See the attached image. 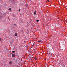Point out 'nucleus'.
<instances>
[{
    "label": "nucleus",
    "mask_w": 67,
    "mask_h": 67,
    "mask_svg": "<svg viewBox=\"0 0 67 67\" xmlns=\"http://www.w3.org/2000/svg\"><path fill=\"white\" fill-rule=\"evenodd\" d=\"M12 56L13 57H15V55L14 54H12Z\"/></svg>",
    "instance_id": "f257e3e1"
},
{
    "label": "nucleus",
    "mask_w": 67,
    "mask_h": 67,
    "mask_svg": "<svg viewBox=\"0 0 67 67\" xmlns=\"http://www.w3.org/2000/svg\"><path fill=\"white\" fill-rule=\"evenodd\" d=\"M27 52L28 53H32V52L30 51H27Z\"/></svg>",
    "instance_id": "f03ea898"
},
{
    "label": "nucleus",
    "mask_w": 67,
    "mask_h": 67,
    "mask_svg": "<svg viewBox=\"0 0 67 67\" xmlns=\"http://www.w3.org/2000/svg\"><path fill=\"white\" fill-rule=\"evenodd\" d=\"M12 63H13L11 61H10L9 63V64H12Z\"/></svg>",
    "instance_id": "7ed1b4c3"
},
{
    "label": "nucleus",
    "mask_w": 67,
    "mask_h": 67,
    "mask_svg": "<svg viewBox=\"0 0 67 67\" xmlns=\"http://www.w3.org/2000/svg\"><path fill=\"white\" fill-rule=\"evenodd\" d=\"M36 11H35L34 12V14L35 15L36 14Z\"/></svg>",
    "instance_id": "20e7f679"
},
{
    "label": "nucleus",
    "mask_w": 67,
    "mask_h": 67,
    "mask_svg": "<svg viewBox=\"0 0 67 67\" xmlns=\"http://www.w3.org/2000/svg\"><path fill=\"white\" fill-rule=\"evenodd\" d=\"M14 60L15 61V62H17V60L16 59H14Z\"/></svg>",
    "instance_id": "39448f33"
},
{
    "label": "nucleus",
    "mask_w": 67,
    "mask_h": 67,
    "mask_svg": "<svg viewBox=\"0 0 67 67\" xmlns=\"http://www.w3.org/2000/svg\"><path fill=\"white\" fill-rule=\"evenodd\" d=\"M17 35V34L16 33L15 34V36H16Z\"/></svg>",
    "instance_id": "423d86ee"
},
{
    "label": "nucleus",
    "mask_w": 67,
    "mask_h": 67,
    "mask_svg": "<svg viewBox=\"0 0 67 67\" xmlns=\"http://www.w3.org/2000/svg\"><path fill=\"white\" fill-rule=\"evenodd\" d=\"M9 10H11V8H10L9 9Z\"/></svg>",
    "instance_id": "0eeeda50"
},
{
    "label": "nucleus",
    "mask_w": 67,
    "mask_h": 67,
    "mask_svg": "<svg viewBox=\"0 0 67 67\" xmlns=\"http://www.w3.org/2000/svg\"><path fill=\"white\" fill-rule=\"evenodd\" d=\"M26 7H28V5L27 4H26Z\"/></svg>",
    "instance_id": "6e6552de"
},
{
    "label": "nucleus",
    "mask_w": 67,
    "mask_h": 67,
    "mask_svg": "<svg viewBox=\"0 0 67 67\" xmlns=\"http://www.w3.org/2000/svg\"><path fill=\"white\" fill-rule=\"evenodd\" d=\"M47 1H48V2H49V0H46Z\"/></svg>",
    "instance_id": "1a4fd4ad"
},
{
    "label": "nucleus",
    "mask_w": 67,
    "mask_h": 67,
    "mask_svg": "<svg viewBox=\"0 0 67 67\" xmlns=\"http://www.w3.org/2000/svg\"><path fill=\"white\" fill-rule=\"evenodd\" d=\"M12 53H15V51H12Z\"/></svg>",
    "instance_id": "9d476101"
},
{
    "label": "nucleus",
    "mask_w": 67,
    "mask_h": 67,
    "mask_svg": "<svg viewBox=\"0 0 67 67\" xmlns=\"http://www.w3.org/2000/svg\"><path fill=\"white\" fill-rule=\"evenodd\" d=\"M36 21L37 22H38V21H39V20L38 19L36 20Z\"/></svg>",
    "instance_id": "9b49d317"
},
{
    "label": "nucleus",
    "mask_w": 67,
    "mask_h": 67,
    "mask_svg": "<svg viewBox=\"0 0 67 67\" xmlns=\"http://www.w3.org/2000/svg\"><path fill=\"white\" fill-rule=\"evenodd\" d=\"M0 41H1H1H2L1 38H0Z\"/></svg>",
    "instance_id": "f8f14e48"
},
{
    "label": "nucleus",
    "mask_w": 67,
    "mask_h": 67,
    "mask_svg": "<svg viewBox=\"0 0 67 67\" xmlns=\"http://www.w3.org/2000/svg\"><path fill=\"white\" fill-rule=\"evenodd\" d=\"M54 42H57V41L56 40H55V41H54Z\"/></svg>",
    "instance_id": "ddd939ff"
},
{
    "label": "nucleus",
    "mask_w": 67,
    "mask_h": 67,
    "mask_svg": "<svg viewBox=\"0 0 67 67\" xmlns=\"http://www.w3.org/2000/svg\"><path fill=\"white\" fill-rule=\"evenodd\" d=\"M14 26H16V25L15 24H14Z\"/></svg>",
    "instance_id": "4468645a"
},
{
    "label": "nucleus",
    "mask_w": 67,
    "mask_h": 67,
    "mask_svg": "<svg viewBox=\"0 0 67 67\" xmlns=\"http://www.w3.org/2000/svg\"><path fill=\"white\" fill-rule=\"evenodd\" d=\"M35 59L36 60V58H35Z\"/></svg>",
    "instance_id": "2eb2a0df"
},
{
    "label": "nucleus",
    "mask_w": 67,
    "mask_h": 67,
    "mask_svg": "<svg viewBox=\"0 0 67 67\" xmlns=\"http://www.w3.org/2000/svg\"><path fill=\"white\" fill-rule=\"evenodd\" d=\"M38 52H39V53H40L41 52H40V51H39Z\"/></svg>",
    "instance_id": "dca6fc26"
},
{
    "label": "nucleus",
    "mask_w": 67,
    "mask_h": 67,
    "mask_svg": "<svg viewBox=\"0 0 67 67\" xmlns=\"http://www.w3.org/2000/svg\"><path fill=\"white\" fill-rule=\"evenodd\" d=\"M19 11H20V9H19Z\"/></svg>",
    "instance_id": "f3484780"
},
{
    "label": "nucleus",
    "mask_w": 67,
    "mask_h": 67,
    "mask_svg": "<svg viewBox=\"0 0 67 67\" xmlns=\"http://www.w3.org/2000/svg\"><path fill=\"white\" fill-rule=\"evenodd\" d=\"M44 67H46V66H45Z\"/></svg>",
    "instance_id": "a211bd4d"
},
{
    "label": "nucleus",
    "mask_w": 67,
    "mask_h": 67,
    "mask_svg": "<svg viewBox=\"0 0 67 67\" xmlns=\"http://www.w3.org/2000/svg\"><path fill=\"white\" fill-rule=\"evenodd\" d=\"M49 54H50V53H49Z\"/></svg>",
    "instance_id": "6ab92c4d"
},
{
    "label": "nucleus",
    "mask_w": 67,
    "mask_h": 67,
    "mask_svg": "<svg viewBox=\"0 0 67 67\" xmlns=\"http://www.w3.org/2000/svg\"><path fill=\"white\" fill-rule=\"evenodd\" d=\"M42 52H43V51H42Z\"/></svg>",
    "instance_id": "aec40b11"
}]
</instances>
